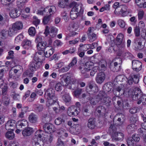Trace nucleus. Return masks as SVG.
Here are the masks:
<instances>
[{
  "instance_id": "1",
  "label": "nucleus",
  "mask_w": 146,
  "mask_h": 146,
  "mask_svg": "<svg viewBox=\"0 0 146 146\" xmlns=\"http://www.w3.org/2000/svg\"><path fill=\"white\" fill-rule=\"evenodd\" d=\"M37 52L36 55L40 60L43 59L44 56L50 57L53 53L54 49L50 46H47L46 42L38 43L36 46Z\"/></svg>"
},
{
  "instance_id": "2",
  "label": "nucleus",
  "mask_w": 146,
  "mask_h": 146,
  "mask_svg": "<svg viewBox=\"0 0 146 146\" xmlns=\"http://www.w3.org/2000/svg\"><path fill=\"white\" fill-rule=\"evenodd\" d=\"M56 10L54 6H49L38 10L37 14L39 15H46L43 19L42 22L44 24H46L49 21L51 16L55 13Z\"/></svg>"
},
{
  "instance_id": "3",
  "label": "nucleus",
  "mask_w": 146,
  "mask_h": 146,
  "mask_svg": "<svg viewBox=\"0 0 146 146\" xmlns=\"http://www.w3.org/2000/svg\"><path fill=\"white\" fill-rule=\"evenodd\" d=\"M46 133L39 130L37 131L35 134V137L32 141L33 146H43L44 141L47 140L46 136L44 135Z\"/></svg>"
},
{
  "instance_id": "4",
  "label": "nucleus",
  "mask_w": 146,
  "mask_h": 146,
  "mask_svg": "<svg viewBox=\"0 0 146 146\" xmlns=\"http://www.w3.org/2000/svg\"><path fill=\"white\" fill-rule=\"evenodd\" d=\"M70 6L73 7L70 13V16L72 19L73 20L76 19L79 14L83 13L84 9L82 4H79L77 3L73 2Z\"/></svg>"
},
{
  "instance_id": "5",
  "label": "nucleus",
  "mask_w": 146,
  "mask_h": 146,
  "mask_svg": "<svg viewBox=\"0 0 146 146\" xmlns=\"http://www.w3.org/2000/svg\"><path fill=\"white\" fill-rule=\"evenodd\" d=\"M55 91L54 90L51 88L47 90L45 93L46 98L48 99L46 102V105L49 106L56 102L57 99L54 95Z\"/></svg>"
},
{
  "instance_id": "6",
  "label": "nucleus",
  "mask_w": 146,
  "mask_h": 146,
  "mask_svg": "<svg viewBox=\"0 0 146 146\" xmlns=\"http://www.w3.org/2000/svg\"><path fill=\"white\" fill-rule=\"evenodd\" d=\"M124 40V35L121 33L119 34L115 38V43L119 49H121L124 48L125 46Z\"/></svg>"
},
{
  "instance_id": "7",
  "label": "nucleus",
  "mask_w": 146,
  "mask_h": 146,
  "mask_svg": "<svg viewBox=\"0 0 146 146\" xmlns=\"http://www.w3.org/2000/svg\"><path fill=\"white\" fill-rule=\"evenodd\" d=\"M141 91L139 88H136L134 90H131L129 92V94L131 96L134 100H139L141 99L140 95H141Z\"/></svg>"
},
{
  "instance_id": "8",
  "label": "nucleus",
  "mask_w": 146,
  "mask_h": 146,
  "mask_svg": "<svg viewBox=\"0 0 146 146\" xmlns=\"http://www.w3.org/2000/svg\"><path fill=\"white\" fill-rule=\"evenodd\" d=\"M94 64L93 62L88 61L82 67H79V69L81 70L82 73L85 74L92 70L94 67Z\"/></svg>"
},
{
  "instance_id": "9",
  "label": "nucleus",
  "mask_w": 146,
  "mask_h": 146,
  "mask_svg": "<svg viewBox=\"0 0 146 146\" xmlns=\"http://www.w3.org/2000/svg\"><path fill=\"white\" fill-rule=\"evenodd\" d=\"M127 11V7L125 5H120L118 9H115L114 13L115 14L119 16L121 15L122 17H124L126 16Z\"/></svg>"
},
{
  "instance_id": "10",
  "label": "nucleus",
  "mask_w": 146,
  "mask_h": 146,
  "mask_svg": "<svg viewBox=\"0 0 146 146\" xmlns=\"http://www.w3.org/2000/svg\"><path fill=\"white\" fill-rule=\"evenodd\" d=\"M80 111V108L72 106L68 108L67 110L68 115L70 116H77Z\"/></svg>"
},
{
  "instance_id": "11",
  "label": "nucleus",
  "mask_w": 146,
  "mask_h": 146,
  "mask_svg": "<svg viewBox=\"0 0 146 146\" xmlns=\"http://www.w3.org/2000/svg\"><path fill=\"white\" fill-rule=\"evenodd\" d=\"M114 94L116 96H121L123 95L125 92L124 87L123 84L115 87L113 90Z\"/></svg>"
},
{
  "instance_id": "12",
  "label": "nucleus",
  "mask_w": 146,
  "mask_h": 146,
  "mask_svg": "<svg viewBox=\"0 0 146 146\" xmlns=\"http://www.w3.org/2000/svg\"><path fill=\"white\" fill-rule=\"evenodd\" d=\"M87 91L91 94H93L98 91V88L96 84L90 82L87 85L86 87Z\"/></svg>"
},
{
  "instance_id": "13",
  "label": "nucleus",
  "mask_w": 146,
  "mask_h": 146,
  "mask_svg": "<svg viewBox=\"0 0 146 146\" xmlns=\"http://www.w3.org/2000/svg\"><path fill=\"white\" fill-rule=\"evenodd\" d=\"M132 68L134 71L139 72L142 68V63L137 60H133L132 61Z\"/></svg>"
},
{
  "instance_id": "14",
  "label": "nucleus",
  "mask_w": 146,
  "mask_h": 146,
  "mask_svg": "<svg viewBox=\"0 0 146 146\" xmlns=\"http://www.w3.org/2000/svg\"><path fill=\"white\" fill-rule=\"evenodd\" d=\"M124 137V133L121 131L116 132L112 134V140L115 141H119L123 139Z\"/></svg>"
},
{
  "instance_id": "15",
  "label": "nucleus",
  "mask_w": 146,
  "mask_h": 146,
  "mask_svg": "<svg viewBox=\"0 0 146 146\" xmlns=\"http://www.w3.org/2000/svg\"><path fill=\"white\" fill-rule=\"evenodd\" d=\"M43 128L46 132L49 133H53L56 130V128L54 125L50 123L45 124L43 126Z\"/></svg>"
},
{
  "instance_id": "16",
  "label": "nucleus",
  "mask_w": 146,
  "mask_h": 146,
  "mask_svg": "<svg viewBox=\"0 0 146 146\" xmlns=\"http://www.w3.org/2000/svg\"><path fill=\"white\" fill-rule=\"evenodd\" d=\"M94 29L93 27H90L88 31V37L90 40L91 42L94 41L97 38L96 35L93 33Z\"/></svg>"
},
{
  "instance_id": "17",
  "label": "nucleus",
  "mask_w": 146,
  "mask_h": 146,
  "mask_svg": "<svg viewBox=\"0 0 146 146\" xmlns=\"http://www.w3.org/2000/svg\"><path fill=\"white\" fill-rule=\"evenodd\" d=\"M143 40L141 38H137L135 39V43L136 44L135 50H138L143 49L144 47V45L142 44V42Z\"/></svg>"
},
{
  "instance_id": "18",
  "label": "nucleus",
  "mask_w": 146,
  "mask_h": 146,
  "mask_svg": "<svg viewBox=\"0 0 146 146\" xmlns=\"http://www.w3.org/2000/svg\"><path fill=\"white\" fill-rule=\"evenodd\" d=\"M16 125V121L13 120H10L6 123L5 127L6 129H11L13 131Z\"/></svg>"
},
{
  "instance_id": "19",
  "label": "nucleus",
  "mask_w": 146,
  "mask_h": 146,
  "mask_svg": "<svg viewBox=\"0 0 146 146\" xmlns=\"http://www.w3.org/2000/svg\"><path fill=\"white\" fill-rule=\"evenodd\" d=\"M105 77L106 76L104 73L100 72L97 74L96 78V80L97 83L101 84L104 80Z\"/></svg>"
},
{
  "instance_id": "20",
  "label": "nucleus",
  "mask_w": 146,
  "mask_h": 146,
  "mask_svg": "<svg viewBox=\"0 0 146 146\" xmlns=\"http://www.w3.org/2000/svg\"><path fill=\"white\" fill-rule=\"evenodd\" d=\"M114 119L117 120L119 122V125H121L125 121V117L123 114L118 113L115 116Z\"/></svg>"
},
{
  "instance_id": "21",
  "label": "nucleus",
  "mask_w": 146,
  "mask_h": 146,
  "mask_svg": "<svg viewBox=\"0 0 146 146\" xmlns=\"http://www.w3.org/2000/svg\"><path fill=\"white\" fill-rule=\"evenodd\" d=\"M28 119L29 121L32 123H36L38 121V117L34 113H31L29 115Z\"/></svg>"
},
{
  "instance_id": "22",
  "label": "nucleus",
  "mask_w": 146,
  "mask_h": 146,
  "mask_svg": "<svg viewBox=\"0 0 146 146\" xmlns=\"http://www.w3.org/2000/svg\"><path fill=\"white\" fill-rule=\"evenodd\" d=\"M66 77L65 80H64V82L66 84H64V86H67L71 84H74V81L73 78L71 74H66Z\"/></svg>"
},
{
  "instance_id": "23",
  "label": "nucleus",
  "mask_w": 146,
  "mask_h": 146,
  "mask_svg": "<svg viewBox=\"0 0 146 146\" xmlns=\"http://www.w3.org/2000/svg\"><path fill=\"white\" fill-rule=\"evenodd\" d=\"M96 126V122L95 119L94 118L90 119L87 123V127L90 129H93Z\"/></svg>"
},
{
  "instance_id": "24",
  "label": "nucleus",
  "mask_w": 146,
  "mask_h": 146,
  "mask_svg": "<svg viewBox=\"0 0 146 146\" xmlns=\"http://www.w3.org/2000/svg\"><path fill=\"white\" fill-rule=\"evenodd\" d=\"M8 89V86L7 84H1L0 86V94L3 96L6 95Z\"/></svg>"
},
{
  "instance_id": "25",
  "label": "nucleus",
  "mask_w": 146,
  "mask_h": 146,
  "mask_svg": "<svg viewBox=\"0 0 146 146\" xmlns=\"http://www.w3.org/2000/svg\"><path fill=\"white\" fill-rule=\"evenodd\" d=\"M100 96H102V98L103 99L104 103L106 104L110 103L111 101V98L108 96H107L106 93L102 92H101L100 93Z\"/></svg>"
},
{
  "instance_id": "26",
  "label": "nucleus",
  "mask_w": 146,
  "mask_h": 146,
  "mask_svg": "<svg viewBox=\"0 0 146 146\" xmlns=\"http://www.w3.org/2000/svg\"><path fill=\"white\" fill-rule=\"evenodd\" d=\"M23 26L22 23L20 21H17L14 23L12 25L13 28L17 32L23 28Z\"/></svg>"
},
{
  "instance_id": "27",
  "label": "nucleus",
  "mask_w": 146,
  "mask_h": 146,
  "mask_svg": "<svg viewBox=\"0 0 146 146\" xmlns=\"http://www.w3.org/2000/svg\"><path fill=\"white\" fill-rule=\"evenodd\" d=\"M33 129L30 127H28L23 130L22 132L23 135L24 136L30 135L33 132Z\"/></svg>"
},
{
  "instance_id": "28",
  "label": "nucleus",
  "mask_w": 146,
  "mask_h": 146,
  "mask_svg": "<svg viewBox=\"0 0 146 146\" xmlns=\"http://www.w3.org/2000/svg\"><path fill=\"white\" fill-rule=\"evenodd\" d=\"M28 122L25 119H22L18 121L17 124V126L18 128H22L28 125Z\"/></svg>"
},
{
  "instance_id": "29",
  "label": "nucleus",
  "mask_w": 146,
  "mask_h": 146,
  "mask_svg": "<svg viewBox=\"0 0 146 146\" xmlns=\"http://www.w3.org/2000/svg\"><path fill=\"white\" fill-rule=\"evenodd\" d=\"M22 45L24 48L28 49L31 47V42L27 39L24 40L22 42Z\"/></svg>"
},
{
  "instance_id": "30",
  "label": "nucleus",
  "mask_w": 146,
  "mask_h": 146,
  "mask_svg": "<svg viewBox=\"0 0 146 146\" xmlns=\"http://www.w3.org/2000/svg\"><path fill=\"white\" fill-rule=\"evenodd\" d=\"M136 127V125L134 123H132L127 126V131L129 134H131L135 131Z\"/></svg>"
},
{
  "instance_id": "31",
  "label": "nucleus",
  "mask_w": 146,
  "mask_h": 146,
  "mask_svg": "<svg viewBox=\"0 0 146 146\" xmlns=\"http://www.w3.org/2000/svg\"><path fill=\"white\" fill-rule=\"evenodd\" d=\"M99 70L103 71L105 70L107 68V63L104 60H102L99 62Z\"/></svg>"
},
{
  "instance_id": "32",
  "label": "nucleus",
  "mask_w": 146,
  "mask_h": 146,
  "mask_svg": "<svg viewBox=\"0 0 146 146\" xmlns=\"http://www.w3.org/2000/svg\"><path fill=\"white\" fill-rule=\"evenodd\" d=\"M20 13H18V11L17 9L14 8L12 9L10 12V15L12 18H16L18 17Z\"/></svg>"
},
{
  "instance_id": "33",
  "label": "nucleus",
  "mask_w": 146,
  "mask_h": 146,
  "mask_svg": "<svg viewBox=\"0 0 146 146\" xmlns=\"http://www.w3.org/2000/svg\"><path fill=\"white\" fill-rule=\"evenodd\" d=\"M38 61L35 60L34 59L30 63L29 65V69L32 71L35 70L37 67V64Z\"/></svg>"
},
{
  "instance_id": "34",
  "label": "nucleus",
  "mask_w": 146,
  "mask_h": 146,
  "mask_svg": "<svg viewBox=\"0 0 146 146\" xmlns=\"http://www.w3.org/2000/svg\"><path fill=\"white\" fill-rule=\"evenodd\" d=\"M28 2V0H17V5L18 7L21 9Z\"/></svg>"
},
{
  "instance_id": "35",
  "label": "nucleus",
  "mask_w": 146,
  "mask_h": 146,
  "mask_svg": "<svg viewBox=\"0 0 146 146\" xmlns=\"http://www.w3.org/2000/svg\"><path fill=\"white\" fill-rule=\"evenodd\" d=\"M141 99L138 100L137 103L139 104L141 103L142 102L143 104L145 105H146V95L142 94L140 95Z\"/></svg>"
},
{
  "instance_id": "36",
  "label": "nucleus",
  "mask_w": 146,
  "mask_h": 146,
  "mask_svg": "<svg viewBox=\"0 0 146 146\" xmlns=\"http://www.w3.org/2000/svg\"><path fill=\"white\" fill-rule=\"evenodd\" d=\"M127 78L123 75H119L117 76L114 80V81L116 82H124L126 81Z\"/></svg>"
},
{
  "instance_id": "37",
  "label": "nucleus",
  "mask_w": 146,
  "mask_h": 146,
  "mask_svg": "<svg viewBox=\"0 0 146 146\" xmlns=\"http://www.w3.org/2000/svg\"><path fill=\"white\" fill-rule=\"evenodd\" d=\"M122 57L124 59H131L134 58V56L129 52L123 53L122 54Z\"/></svg>"
},
{
  "instance_id": "38",
  "label": "nucleus",
  "mask_w": 146,
  "mask_h": 146,
  "mask_svg": "<svg viewBox=\"0 0 146 146\" xmlns=\"http://www.w3.org/2000/svg\"><path fill=\"white\" fill-rule=\"evenodd\" d=\"M6 137L9 139H13L15 137V134L12 131H9L5 134Z\"/></svg>"
},
{
  "instance_id": "39",
  "label": "nucleus",
  "mask_w": 146,
  "mask_h": 146,
  "mask_svg": "<svg viewBox=\"0 0 146 146\" xmlns=\"http://www.w3.org/2000/svg\"><path fill=\"white\" fill-rule=\"evenodd\" d=\"M2 100V102L4 105L7 106L9 104L10 99L8 96L6 95L3 96Z\"/></svg>"
},
{
  "instance_id": "40",
  "label": "nucleus",
  "mask_w": 146,
  "mask_h": 146,
  "mask_svg": "<svg viewBox=\"0 0 146 146\" xmlns=\"http://www.w3.org/2000/svg\"><path fill=\"white\" fill-rule=\"evenodd\" d=\"M23 38V36L22 34H19L15 38V44H18L22 40Z\"/></svg>"
},
{
  "instance_id": "41",
  "label": "nucleus",
  "mask_w": 146,
  "mask_h": 146,
  "mask_svg": "<svg viewBox=\"0 0 146 146\" xmlns=\"http://www.w3.org/2000/svg\"><path fill=\"white\" fill-rule=\"evenodd\" d=\"M71 98L68 93L66 94L64 96V102L67 105H69L71 102Z\"/></svg>"
},
{
  "instance_id": "42",
  "label": "nucleus",
  "mask_w": 146,
  "mask_h": 146,
  "mask_svg": "<svg viewBox=\"0 0 146 146\" xmlns=\"http://www.w3.org/2000/svg\"><path fill=\"white\" fill-rule=\"evenodd\" d=\"M27 109V107L23 108L21 110V112L18 115V117L21 118H23L24 117V114L26 113Z\"/></svg>"
},
{
  "instance_id": "43",
  "label": "nucleus",
  "mask_w": 146,
  "mask_h": 146,
  "mask_svg": "<svg viewBox=\"0 0 146 146\" xmlns=\"http://www.w3.org/2000/svg\"><path fill=\"white\" fill-rule=\"evenodd\" d=\"M90 45H89V44H86L84 45L80 44V47L79 48L83 51H86L90 48Z\"/></svg>"
},
{
  "instance_id": "44",
  "label": "nucleus",
  "mask_w": 146,
  "mask_h": 146,
  "mask_svg": "<svg viewBox=\"0 0 146 146\" xmlns=\"http://www.w3.org/2000/svg\"><path fill=\"white\" fill-rule=\"evenodd\" d=\"M17 32L13 27L9 28L8 32V34L9 36H12L16 33Z\"/></svg>"
},
{
  "instance_id": "45",
  "label": "nucleus",
  "mask_w": 146,
  "mask_h": 146,
  "mask_svg": "<svg viewBox=\"0 0 146 146\" xmlns=\"http://www.w3.org/2000/svg\"><path fill=\"white\" fill-rule=\"evenodd\" d=\"M130 76L132 77L134 80V84H136L138 82L139 78V73L131 75Z\"/></svg>"
},
{
  "instance_id": "46",
  "label": "nucleus",
  "mask_w": 146,
  "mask_h": 146,
  "mask_svg": "<svg viewBox=\"0 0 146 146\" xmlns=\"http://www.w3.org/2000/svg\"><path fill=\"white\" fill-rule=\"evenodd\" d=\"M117 24L121 28H123L125 25V23L123 19H119L117 21Z\"/></svg>"
},
{
  "instance_id": "47",
  "label": "nucleus",
  "mask_w": 146,
  "mask_h": 146,
  "mask_svg": "<svg viewBox=\"0 0 146 146\" xmlns=\"http://www.w3.org/2000/svg\"><path fill=\"white\" fill-rule=\"evenodd\" d=\"M28 32L30 35L32 36H34L36 33L35 28L33 27H30L29 29Z\"/></svg>"
},
{
  "instance_id": "48",
  "label": "nucleus",
  "mask_w": 146,
  "mask_h": 146,
  "mask_svg": "<svg viewBox=\"0 0 146 146\" xmlns=\"http://www.w3.org/2000/svg\"><path fill=\"white\" fill-rule=\"evenodd\" d=\"M144 13L143 10H140L138 11V16L139 20L142 19L144 16Z\"/></svg>"
},
{
  "instance_id": "49",
  "label": "nucleus",
  "mask_w": 146,
  "mask_h": 146,
  "mask_svg": "<svg viewBox=\"0 0 146 146\" xmlns=\"http://www.w3.org/2000/svg\"><path fill=\"white\" fill-rule=\"evenodd\" d=\"M40 22V20L37 18L36 16H35L33 17V23L34 25L37 26L39 24Z\"/></svg>"
},
{
  "instance_id": "50",
  "label": "nucleus",
  "mask_w": 146,
  "mask_h": 146,
  "mask_svg": "<svg viewBox=\"0 0 146 146\" xmlns=\"http://www.w3.org/2000/svg\"><path fill=\"white\" fill-rule=\"evenodd\" d=\"M132 77L130 76L128 78H127L126 82L129 85H132L133 83H134V81Z\"/></svg>"
},
{
  "instance_id": "51",
  "label": "nucleus",
  "mask_w": 146,
  "mask_h": 146,
  "mask_svg": "<svg viewBox=\"0 0 146 146\" xmlns=\"http://www.w3.org/2000/svg\"><path fill=\"white\" fill-rule=\"evenodd\" d=\"M77 62V58L75 57H74L71 62L69 64V66L72 67L76 64Z\"/></svg>"
},
{
  "instance_id": "52",
  "label": "nucleus",
  "mask_w": 146,
  "mask_h": 146,
  "mask_svg": "<svg viewBox=\"0 0 146 146\" xmlns=\"http://www.w3.org/2000/svg\"><path fill=\"white\" fill-rule=\"evenodd\" d=\"M53 45L55 47L59 46H61L62 44L59 40H56L53 43Z\"/></svg>"
},
{
  "instance_id": "53",
  "label": "nucleus",
  "mask_w": 146,
  "mask_h": 146,
  "mask_svg": "<svg viewBox=\"0 0 146 146\" xmlns=\"http://www.w3.org/2000/svg\"><path fill=\"white\" fill-rule=\"evenodd\" d=\"M98 68V67L95 66L92 69V70L90 72V76H94L95 74L97 72Z\"/></svg>"
},
{
  "instance_id": "54",
  "label": "nucleus",
  "mask_w": 146,
  "mask_h": 146,
  "mask_svg": "<svg viewBox=\"0 0 146 146\" xmlns=\"http://www.w3.org/2000/svg\"><path fill=\"white\" fill-rule=\"evenodd\" d=\"M132 138L135 141H138L140 140L139 136L136 134H134L132 136Z\"/></svg>"
},
{
  "instance_id": "55",
  "label": "nucleus",
  "mask_w": 146,
  "mask_h": 146,
  "mask_svg": "<svg viewBox=\"0 0 146 146\" xmlns=\"http://www.w3.org/2000/svg\"><path fill=\"white\" fill-rule=\"evenodd\" d=\"M117 62H115L114 63V66L112 67V66H111L110 68L111 69L113 70V71H117L119 70V69H117Z\"/></svg>"
},
{
  "instance_id": "56",
  "label": "nucleus",
  "mask_w": 146,
  "mask_h": 146,
  "mask_svg": "<svg viewBox=\"0 0 146 146\" xmlns=\"http://www.w3.org/2000/svg\"><path fill=\"white\" fill-rule=\"evenodd\" d=\"M97 110L98 112L100 113L101 112H104L105 111V108L103 106H100L98 107L97 108Z\"/></svg>"
},
{
  "instance_id": "57",
  "label": "nucleus",
  "mask_w": 146,
  "mask_h": 146,
  "mask_svg": "<svg viewBox=\"0 0 146 146\" xmlns=\"http://www.w3.org/2000/svg\"><path fill=\"white\" fill-rule=\"evenodd\" d=\"M134 32L137 36H139L140 34V29L138 27H136L134 29Z\"/></svg>"
},
{
  "instance_id": "58",
  "label": "nucleus",
  "mask_w": 146,
  "mask_h": 146,
  "mask_svg": "<svg viewBox=\"0 0 146 146\" xmlns=\"http://www.w3.org/2000/svg\"><path fill=\"white\" fill-rule=\"evenodd\" d=\"M62 88V86L61 83H59L56 84L55 86L56 90L57 91L60 90Z\"/></svg>"
},
{
  "instance_id": "59",
  "label": "nucleus",
  "mask_w": 146,
  "mask_h": 146,
  "mask_svg": "<svg viewBox=\"0 0 146 146\" xmlns=\"http://www.w3.org/2000/svg\"><path fill=\"white\" fill-rule=\"evenodd\" d=\"M112 86H110L109 85H107L104 86V88L105 89V92L107 93L109 92L110 91L111 89Z\"/></svg>"
},
{
  "instance_id": "60",
  "label": "nucleus",
  "mask_w": 146,
  "mask_h": 146,
  "mask_svg": "<svg viewBox=\"0 0 146 146\" xmlns=\"http://www.w3.org/2000/svg\"><path fill=\"white\" fill-rule=\"evenodd\" d=\"M117 105L118 106L121 108H123V101L121 99L118 100L117 102Z\"/></svg>"
},
{
  "instance_id": "61",
  "label": "nucleus",
  "mask_w": 146,
  "mask_h": 146,
  "mask_svg": "<svg viewBox=\"0 0 146 146\" xmlns=\"http://www.w3.org/2000/svg\"><path fill=\"white\" fill-rule=\"evenodd\" d=\"M13 0H1V2L2 4L4 5H6L9 4L11 1Z\"/></svg>"
},
{
  "instance_id": "62",
  "label": "nucleus",
  "mask_w": 146,
  "mask_h": 146,
  "mask_svg": "<svg viewBox=\"0 0 146 146\" xmlns=\"http://www.w3.org/2000/svg\"><path fill=\"white\" fill-rule=\"evenodd\" d=\"M82 89H78L74 92V94L75 96H78L80 95L81 93Z\"/></svg>"
},
{
  "instance_id": "63",
  "label": "nucleus",
  "mask_w": 146,
  "mask_h": 146,
  "mask_svg": "<svg viewBox=\"0 0 146 146\" xmlns=\"http://www.w3.org/2000/svg\"><path fill=\"white\" fill-rule=\"evenodd\" d=\"M8 55L9 56V57H7V59H10L13 58L14 52L13 51L11 50L8 52Z\"/></svg>"
},
{
  "instance_id": "64",
  "label": "nucleus",
  "mask_w": 146,
  "mask_h": 146,
  "mask_svg": "<svg viewBox=\"0 0 146 146\" xmlns=\"http://www.w3.org/2000/svg\"><path fill=\"white\" fill-rule=\"evenodd\" d=\"M42 38L40 36L37 37L35 40V42L36 43H40V42H42Z\"/></svg>"
}]
</instances>
